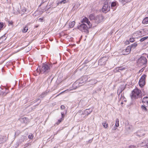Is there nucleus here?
I'll list each match as a JSON object with an SVG mask.
<instances>
[{
  "label": "nucleus",
  "instance_id": "nucleus-2",
  "mask_svg": "<svg viewBox=\"0 0 148 148\" xmlns=\"http://www.w3.org/2000/svg\"><path fill=\"white\" fill-rule=\"evenodd\" d=\"M141 91L137 88L134 90L132 92L131 95L132 99H137L140 97Z\"/></svg>",
  "mask_w": 148,
  "mask_h": 148
},
{
  "label": "nucleus",
  "instance_id": "nucleus-18",
  "mask_svg": "<svg viewBox=\"0 0 148 148\" xmlns=\"http://www.w3.org/2000/svg\"><path fill=\"white\" fill-rule=\"evenodd\" d=\"M146 106H145L143 105L141 106V109L143 111L146 112L147 111V109L146 108Z\"/></svg>",
  "mask_w": 148,
  "mask_h": 148
},
{
  "label": "nucleus",
  "instance_id": "nucleus-13",
  "mask_svg": "<svg viewBox=\"0 0 148 148\" xmlns=\"http://www.w3.org/2000/svg\"><path fill=\"white\" fill-rule=\"evenodd\" d=\"M19 120L22 123H26L27 121V118L26 117L23 116L20 118Z\"/></svg>",
  "mask_w": 148,
  "mask_h": 148
},
{
  "label": "nucleus",
  "instance_id": "nucleus-33",
  "mask_svg": "<svg viewBox=\"0 0 148 148\" xmlns=\"http://www.w3.org/2000/svg\"><path fill=\"white\" fill-rule=\"evenodd\" d=\"M134 40V39L133 38H131L130 39V41L131 42H133Z\"/></svg>",
  "mask_w": 148,
  "mask_h": 148
},
{
  "label": "nucleus",
  "instance_id": "nucleus-9",
  "mask_svg": "<svg viewBox=\"0 0 148 148\" xmlns=\"http://www.w3.org/2000/svg\"><path fill=\"white\" fill-rule=\"evenodd\" d=\"M8 90L6 88H4L2 90H1L0 92L1 95L2 96H5L8 93Z\"/></svg>",
  "mask_w": 148,
  "mask_h": 148
},
{
  "label": "nucleus",
  "instance_id": "nucleus-48",
  "mask_svg": "<svg viewBox=\"0 0 148 148\" xmlns=\"http://www.w3.org/2000/svg\"><path fill=\"white\" fill-rule=\"evenodd\" d=\"M12 22H10V23H9V24H10L11 25H12Z\"/></svg>",
  "mask_w": 148,
  "mask_h": 148
},
{
  "label": "nucleus",
  "instance_id": "nucleus-12",
  "mask_svg": "<svg viewBox=\"0 0 148 148\" xmlns=\"http://www.w3.org/2000/svg\"><path fill=\"white\" fill-rule=\"evenodd\" d=\"M131 50V47L128 46L125 49V50L123 51V52L124 53V55H127L130 52Z\"/></svg>",
  "mask_w": 148,
  "mask_h": 148
},
{
  "label": "nucleus",
  "instance_id": "nucleus-24",
  "mask_svg": "<svg viewBox=\"0 0 148 148\" xmlns=\"http://www.w3.org/2000/svg\"><path fill=\"white\" fill-rule=\"evenodd\" d=\"M27 30H28V27L27 26H25L23 30V32L24 33H25L27 32Z\"/></svg>",
  "mask_w": 148,
  "mask_h": 148
},
{
  "label": "nucleus",
  "instance_id": "nucleus-28",
  "mask_svg": "<svg viewBox=\"0 0 148 148\" xmlns=\"http://www.w3.org/2000/svg\"><path fill=\"white\" fill-rule=\"evenodd\" d=\"M114 72H120L119 69L118 67H117L114 70Z\"/></svg>",
  "mask_w": 148,
  "mask_h": 148
},
{
  "label": "nucleus",
  "instance_id": "nucleus-34",
  "mask_svg": "<svg viewBox=\"0 0 148 148\" xmlns=\"http://www.w3.org/2000/svg\"><path fill=\"white\" fill-rule=\"evenodd\" d=\"M61 115H62L61 119H62V120H63L64 118V113L63 112H61Z\"/></svg>",
  "mask_w": 148,
  "mask_h": 148
},
{
  "label": "nucleus",
  "instance_id": "nucleus-4",
  "mask_svg": "<svg viewBox=\"0 0 148 148\" xmlns=\"http://www.w3.org/2000/svg\"><path fill=\"white\" fill-rule=\"evenodd\" d=\"M147 62V60L146 57L141 56L138 60V63L140 65H145Z\"/></svg>",
  "mask_w": 148,
  "mask_h": 148
},
{
  "label": "nucleus",
  "instance_id": "nucleus-27",
  "mask_svg": "<svg viewBox=\"0 0 148 148\" xmlns=\"http://www.w3.org/2000/svg\"><path fill=\"white\" fill-rule=\"evenodd\" d=\"M148 38V37L147 36V37H144L143 38H142L140 40V42H143V41H144V40L147 39Z\"/></svg>",
  "mask_w": 148,
  "mask_h": 148
},
{
  "label": "nucleus",
  "instance_id": "nucleus-25",
  "mask_svg": "<svg viewBox=\"0 0 148 148\" xmlns=\"http://www.w3.org/2000/svg\"><path fill=\"white\" fill-rule=\"evenodd\" d=\"M89 17L90 20H92L93 19H94L95 18L94 16L92 14H90L89 16Z\"/></svg>",
  "mask_w": 148,
  "mask_h": 148
},
{
  "label": "nucleus",
  "instance_id": "nucleus-47",
  "mask_svg": "<svg viewBox=\"0 0 148 148\" xmlns=\"http://www.w3.org/2000/svg\"><path fill=\"white\" fill-rule=\"evenodd\" d=\"M143 135H144V134H140V136H143Z\"/></svg>",
  "mask_w": 148,
  "mask_h": 148
},
{
  "label": "nucleus",
  "instance_id": "nucleus-39",
  "mask_svg": "<svg viewBox=\"0 0 148 148\" xmlns=\"http://www.w3.org/2000/svg\"><path fill=\"white\" fill-rule=\"evenodd\" d=\"M62 1H60L57 3V5H58L60 4H62Z\"/></svg>",
  "mask_w": 148,
  "mask_h": 148
},
{
  "label": "nucleus",
  "instance_id": "nucleus-31",
  "mask_svg": "<svg viewBox=\"0 0 148 148\" xmlns=\"http://www.w3.org/2000/svg\"><path fill=\"white\" fill-rule=\"evenodd\" d=\"M137 46V44L136 43H134L133 44L131 45V48H132L133 47H134L135 48V47H136Z\"/></svg>",
  "mask_w": 148,
  "mask_h": 148
},
{
  "label": "nucleus",
  "instance_id": "nucleus-5",
  "mask_svg": "<svg viewBox=\"0 0 148 148\" xmlns=\"http://www.w3.org/2000/svg\"><path fill=\"white\" fill-rule=\"evenodd\" d=\"M146 76L145 75H143L139 80V86L141 87H143L145 84V79Z\"/></svg>",
  "mask_w": 148,
  "mask_h": 148
},
{
  "label": "nucleus",
  "instance_id": "nucleus-50",
  "mask_svg": "<svg viewBox=\"0 0 148 148\" xmlns=\"http://www.w3.org/2000/svg\"><path fill=\"white\" fill-rule=\"evenodd\" d=\"M147 58H148V55L147 56Z\"/></svg>",
  "mask_w": 148,
  "mask_h": 148
},
{
  "label": "nucleus",
  "instance_id": "nucleus-7",
  "mask_svg": "<svg viewBox=\"0 0 148 148\" xmlns=\"http://www.w3.org/2000/svg\"><path fill=\"white\" fill-rule=\"evenodd\" d=\"M88 77L87 76L85 75L80 78L79 80L76 82L77 83L78 82L79 83L82 84L86 82L88 80Z\"/></svg>",
  "mask_w": 148,
  "mask_h": 148
},
{
  "label": "nucleus",
  "instance_id": "nucleus-26",
  "mask_svg": "<svg viewBox=\"0 0 148 148\" xmlns=\"http://www.w3.org/2000/svg\"><path fill=\"white\" fill-rule=\"evenodd\" d=\"M102 125L104 127H105V128H106L108 126V124L106 122L103 123Z\"/></svg>",
  "mask_w": 148,
  "mask_h": 148
},
{
  "label": "nucleus",
  "instance_id": "nucleus-30",
  "mask_svg": "<svg viewBox=\"0 0 148 148\" xmlns=\"http://www.w3.org/2000/svg\"><path fill=\"white\" fill-rule=\"evenodd\" d=\"M34 137L33 135L32 134H30L29 136H28V138L30 139H32Z\"/></svg>",
  "mask_w": 148,
  "mask_h": 148
},
{
  "label": "nucleus",
  "instance_id": "nucleus-17",
  "mask_svg": "<svg viewBox=\"0 0 148 148\" xmlns=\"http://www.w3.org/2000/svg\"><path fill=\"white\" fill-rule=\"evenodd\" d=\"M5 136L0 135V143L5 141Z\"/></svg>",
  "mask_w": 148,
  "mask_h": 148
},
{
  "label": "nucleus",
  "instance_id": "nucleus-32",
  "mask_svg": "<svg viewBox=\"0 0 148 148\" xmlns=\"http://www.w3.org/2000/svg\"><path fill=\"white\" fill-rule=\"evenodd\" d=\"M69 0H63L62 1V3L64 4L67 3L69 1Z\"/></svg>",
  "mask_w": 148,
  "mask_h": 148
},
{
  "label": "nucleus",
  "instance_id": "nucleus-3",
  "mask_svg": "<svg viewBox=\"0 0 148 148\" xmlns=\"http://www.w3.org/2000/svg\"><path fill=\"white\" fill-rule=\"evenodd\" d=\"M110 0H105L104 5L102 9V10L103 13H106L110 10V7L108 5L110 3Z\"/></svg>",
  "mask_w": 148,
  "mask_h": 148
},
{
  "label": "nucleus",
  "instance_id": "nucleus-36",
  "mask_svg": "<svg viewBox=\"0 0 148 148\" xmlns=\"http://www.w3.org/2000/svg\"><path fill=\"white\" fill-rule=\"evenodd\" d=\"M119 69V71L120 70H123L125 69L124 68H123L122 67H118Z\"/></svg>",
  "mask_w": 148,
  "mask_h": 148
},
{
  "label": "nucleus",
  "instance_id": "nucleus-46",
  "mask_svg": "<svg viewBox=\"0 0 148 148\" xmlns=\"http://www.w3.org/2000/svg\"><path fill=\"white\" fill-rule=\"evenodd\" d=\"M42 20V19L41 18H39V21H41Z\"/></svg>",
  "mask_w": 148,
  "mask_h": 148
},
{
  "label": "nucleus",
  "instance_id": "nucleus-42",
  "mask_svg": "<svg viewBox=\"0 0 148 148\" xmlns=\"http://www.w3.org/2000/svg\"><path fill=\"white\" fill-rule=\"evenodd\" d=\"M141 144V145H140V146H143L144 145H145V143H144L143 142L142 143V144Z\"/></svg>",
  "mask_w": 148,
  "mask_h": 148
},
{
  "label": "nucleus",
  "instance_id": "nucleus-10",
  "mask_svg": "<svg viewBox=\"0 0 148 148\" xmlns=\"http://www.w3.org/2000/svg\"><path fill=\"white\" fill-rule=\"evenodd\" d=\"M142 103L143 105L148 107V97H145L143 98L142 100Z\"/></svg>",
  "mask_w": 148,
  "mask_h": 148
},
{
  "label": "nucleus",
  "instance_id": "nucleus-45",
  "mask_svg": "<svg viewBox=\"0 0 148 148\" xmlns=\"http://www.w3.org/2000/svg\"><path fill=\"white\" fill-rule=\"evenodd\" d=\"M69 91V90H65V91H64V92H62L61 93H63V92H65V91Z\"/></svg>",
  "mask_w": 148,
  "mask_h": 148
},
{
  "label": "nucleus",
  "instance_id": "nucleus-8",
  "mask_svg": "<svg viewBox=\"0 0 148 148\" xmlns=\"http://www.w3.org/2000/svg\"><path fill=\"white\" fill-rule=\"evenodd\" d=\"M103 19V17L102 16H97L95 18V22L99 23L101 22Z\"/></svg>",
  "mask_w": 148,
  "mask_h": 148
},
{
  "label": "nucleus",
  "instance_id": "nucleus-37",
  "mask_svg": "<svg viewBox=\"0 0 148 148\" xmlns=\"http://www.w3.org/2000/svg\"><path fill=\"white\" fill-rule=\"evenodd\" d=\"M62 109H64L65 108V107L64 106H61L60 107Z\"/></svg>",
  "mask_w": 148,
  "mask_h": 148
},
{
  "label": "nucleus",
  "instance_id": "nucleus-21",
  "mask_svg": "<svg viewBox=\"0 0 148 148\" xmlns=\"http://www.w3.org/2000/svg\"><path fill=\"white\" fill-rule=\"evenodd\" d=\"M130 0H119L123 4H125V3L129 1Z\"/></svg>",
  "mask_w": 148,
  "mask_h": 148
},
{
  "label": "nucleus",
  "instance_id": "nucleus-6",
  "mask_svg": "<svg viewBox=\"0 0 148 148\" xmlns=\"http://www.w3.org/2000/svg\"><path fill=\"white\" fill-rule=\"evenodd\" d=\"M49 70V67L48 65L47 64H44L42 66L40 72L41 73H44L45 72H48Z\"/></svg>",
  "mask_w": 148,
  "mask_h": 148
},
{
  "label": "nucleus",
  "instance_id": "nucleus-14",
  "mask_svg": "<svg viewBox=\"0 0 148 148\" xmlns=\"http://www.w3.org/2000/svg\"><path fill=\"white\" fill-rule=\"evenodd\" d=\"M89 82V85H94L97 83V80L95 79H91L90 80H89L88 81Z\"/></svg>",
  "mask_w": 148,
  "mask_h": 148
},
{
  "label": "nucleus",
  "instance_id": "nucleus-1",
  "mask_svg": "<svg viewBox=\"0 0 148 148\" xmlns=\"http://www.w3.org/2000/svg\"><path fill=\"white\" fill-rule=\"evenodd\" d=\"M82 23H86L88 25V26L87 27L86 25L82 23L79 26H78V29L82 32H84L86 33L88 32V27L90 28L91 27L92 25L90 22L89 21L88 19L86 17L83 18L81 21Z\"/></svg>",
  "mask_w": 148,
  "mask_h": 148
},
{
  "label": "nucleus",
  "instance_id": "nucleus-49",
  "mask_svg": "<svg viewBox=\"0 0 148 148\" xmlns=\"http://www.w3.org/2000/svg\"><path fill=\"white\" fill-rule=\"evenodd\" d=\"M119 90H118L117 93H118V92L119 91Z\"/></svg>",
  "mask_w": 148,
  "mask_h": 148
},
{
  "label": "nucleus",
  "instance_id": "nucleus-15",
  "mask_svg": "<svg viewBox=\"0 0 148 148\" xmlns=\"http://www.w3.org/2000/svg\"><path fill=\"white\" fill-rule=\"evenodd\" d=\"M106 58H103L100 59L98 62L99 64L100 65L104 64H105L104 61L105 60Z\"/></svg>",
  "mask_w": 148,
  "mask_h": 148
},
{
  "label": "nucleus",
  "instance_id": "nucleus-22",
  "mask_svg": "<svg viewBox=\"0 0 148 148\" xmlns=\"http://www.w3.org/2000/svg\"><path fill=\"white\" fill-rule=\"evenodd\" d=\"M119 120L118 119H116V123L115 126L116 127H118L119 126Z\"/></svg>",
  "mask_w": 148,
  "mask_h": 148
},
{
  "label": "nucleus",
  "instance_id": "nucleus-35",
  "mask_svg": "<svg viewBox=\"0 0 148 148\" xmlns=\"http://www.w3.org/2000/svg\"><path fill=\"white\" fill-rule=\"evenodd\" d=\"M63 120H62V119H61V118L60 119H59L58 120V122L57 123V124H59L60 123V122Z\"/></svg>",
  "mask_w": 148,
  "mask_h": 148
},
{
  "label": "nucleus",
  "instance_id": "nucleus-20",
  "mask_svg": "<svg viewBox=\"0 0 148 148\" xmlns=\"http://www.w3.org/2000/svg\"><path fill=\"white\" fill-rule=\"evenodd\" d=\"M142 23L144 24L148 23V17L145 18L143 20Z\"/></svg>",
  "mask_w": 148,
  "mask_h": 148
},
{
  "label": "nucleus",
  "instance_id": "nucleus-41",
  "mask_svg": "<svg viewBox=\"0 0 148 148\" xmlns=\"http://www.w3.org/2000/svg\"><path fill=\"white\" fill-rule=\"evenodd\" d=\"M80 114H84V113L82 111H80L79 112Z\"/></svg>",
  "mask_w": 148,
  "mask_h": 148
},
{
  "label": "nucleus",
  "instance_id": "nucleus-16",
  "mask_svg": "<svg viewBox=\"0 0 148 148\" xmlns=\"http://www.w3.org/2000/svg\"><path fill=\"white\" fill-rule=\"evenodd\" d=\"M92 111V110H90L89 109H86L85 110L84 112V114L86 115H88L90 114Z\"/></svg>",
  "mask_w": 148,
  "mask_h": 148
},
{
  "label": "nucleus",
  "instance_id": "nucleus-38",
  "mask_svg": "<svg viewBox=\"0 0 148 148\" xmlns=\"http://www.w3.org/2000/svg\"><path fill=\"white\" fill-rule=\"evenodd\" d=\"M144 70V69L143 68H142V69H140L139 71V73H140L142 72H143Z\"/></svg>",
  "mask_w": 148,
  "mask_h": 148
},
{
  "label": "nucleus",
  "instance_id": "nucleus-40",
  "mask_svg": "<svg viewBox=\"0 0 148 148\" xmlns=\"http://www.w3.org/2000/svg\"><path fill=\"white\" fill-rule=\"evenodd\" d=\"M117 127H115V126L112 129V130H115L116 129V128Z\"/></svg>",
  "mask_w": 148,
  "mask_h": 148
},
{
  "label": "nucleus",
  "instance_id": "nucleus-44",
  "mask_svg": "<svg viewBox=\"0 0 148 148\" xmlns=\"http://www.w3.org/2000/svg\"><path fill=\"white\" fill-rule=\"evenodd\" d=\"M32 49V47H28V50H30Z\"/></svg>",
  "mask_w": 148,
  "mask_h": 148
},
{
  "label": "nucleus",
  "instance_id": "nucleus-29",
  "mask_svg": "<svg viewBox=\"0 0 148 148\" xmlns=\"http://www.w3.org/2000/svg\"><path fill=\"white\" fill-rule=\"evenodd\" d=\"M116 4V2H112L111 4L112 7H114Z\"/></svg>",
  "mask_w": 148,
  "mask_h": 148
},
{
  "label": "nucleus",
  "instance_id": "nucleus-11",
  "mask_svg": "<svg viewBox=\"0 0 148 148\" xmlns=\"http://www.w3.org/2000/svg\"><path fill=\"white\" fill-rule=\"evenodd\" d=\"M144 31L143 30H141L140 31H137L134 34L136 35H138L139 37H141L143 36L144 35Z\"/></svg>",
  "mask_w": 148,
  "mask_h": 148
},
{
  "label": "nucleus",
  "instance_id": "nucleus-43",
  "mask_svg": "<svg viewBox=\"0 0 148 148\" xmlns=\"http://www.w3.org/2000/svg\"><path fill=\"white\" fill-rule=\"evenodd\" d=\"M37 101H38L39 102H38V103H40V101L39 100V99H38L37 100Z\"/></svg>",
  "mask_w": 148,
  "mask_h": 148
},
{
  "label": "nucleus",
  "instance_id": "nucleus-19",
  "mask_svg": "<svg viewBox=\"0 0 148 148\" xmlns=\"http://www.w3.org/2000/svg\"><path fill=\"white\" fill-rule=\"evenodd\" d=\"M75 24V22L74 21L71 22L69 24V28H73Z\"/></svg>",
  "mask_w": 148,
  "mask_h": 148
},
{
  "label": "nucleus",
  "instance_id": "nucleus-23",
  "mask_svg": "<svg viewBox=\"0 0 148 148\" xmlns=\"http://www.w3.org/2000/svg\"><path fill=\"white\" fill-rule=\"evenodd\" d=\"M47 94V92H44L42 93V94L40 96V98H43Z\"/></svg>",
  "mask_w": 148,
  "mask_h": 148
}]
</instances>
